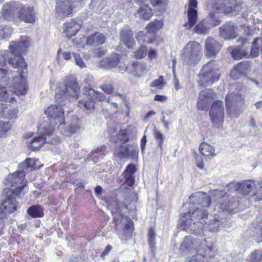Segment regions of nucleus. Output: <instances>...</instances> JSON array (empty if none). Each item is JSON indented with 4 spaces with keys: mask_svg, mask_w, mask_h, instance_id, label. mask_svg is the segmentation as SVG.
I'll list each match as a JSON object with an SVG mask.
<instances>
[{
    "mask_svg": "<svg viewBox=\"0 0 262 262\" xmlns=\"http://www.w3.org/2000/svg\"><path fill=\"white\" fill-rule=\"evenodd\" d=\"M206 208L198 207L184 213L180 220L182 225L184 226L183 229L196 235H203V228L206 223L204 220L208 214Z\"/></svg>",
    "mask_w": 262,
    "mask_h": 262,
    "instance_id": "nucleus-1",
    "label": "nucleus"
},
{
    "mask_svg": "<svg viewBox=\"0 0 262 262\" xmlns=\"http://www.w3.org/2000/svg\"><path fill=\"white\" fill-rule=\"evenodd\" d=\"M29 44L30 42L27 37L21 36L19 41L17 42H11L9 46L11 54H13L14 57L9 56L8 62L14 68H20L21 71H17L19 72L18 76H23L21 73L24 72L23 69H26L27 64L20 55L26 51ZM22 77L24 79L23 77Z\"/></svg>",
    "mask_w": 262,
    "mask_h": 262,
    "instance_id": "nucleus-2",
    "label": "nucleus"
},
{
    "mask_svg": "<svg viewBox=\"0 0 262 262\" xmlns=\"http://www.w3.org/2000/svg\"><path fill=\"white\" fill-rule=\"evenodd\" d=\"M221 75L219 66L214 60H211L205 64L198 76L200 86L207 87L219 80Z\"/></svg>",
    "mask_w": 262,
    "mask_h": 262,
    "instance_id": "nucleus-3",
    "label": "nucleus"
},
{
    "mask_svg": "<svg viewBox=\"0 0 262 262\" xmlns=\"http://www.w3.org/2000/svg\"><path fill=\"white\" fill-rule=\"evenodd\" d=\"M233 187L234 190L243 196L253 198L254 202L262 201V181H242L234 184Z\"/></svg>",
    "mask_w": 262,
    "mask_h": 262,
    "instance_id": "nucleus-4",
    "label": "nucleus"
},
{
    "mask_svg": "<svg viewBox=\"0 0 262 262\" xmlns=\"http://www.w3.org/2000/svg\"><path fill=\"white\" fill-rule=\"evenodd\" d=\"M64 84H58L56 88L55 99L61 102V100L66 103L67 100L78 98L80 93L78 83L74 79L66 77Z\"/></svg>",
    "mask_w": 262,
    "mask_h": 262,
    "instance_id": "nucleus-5",
    "label": "nucleus"
},
{
    "mask_svg": "<svg viewBox=\"0 0 262 262\" xmlns=\"http://www.w3.org/2000/svg\"><path fill=\"white\" fill-rule=\"evenodd\" d=\"M22 186L16 187L11 190L8 187L5 188L2 194L5 196V200L0 206V218H3L7 214L13 213L17 208V203L15 196L20 195Z\"/></svg>",
    "mask_w": 262,
    "mask_h": 262,
    "instance_id": "nucleus-6",
    "label": "nucleus"
},
{
    "mask_svg": "<svg viewBox=\"0 0 262 262\" xmlns=\"http://www.w3.org/2000/svg\"><path fill=\"white\" fill-rule=\"evenodd\" d=\"M18 17L20 19L27 23H32L35 21V15L33 8L31 7H20L15 2L7 4L4 8V14H8L10 18L13 16L14 13L19 9Z\"/></svg>",
    "mask_w": 262,
    "mask_h": 262,
    "instance_id": "nucleus-7",
    "label": "nucleus"
},
{
    "mask_svg": "<svg viewBox=\"0 0 262 262\" xmlns=\"http://www.w3.org/2000/svg\"><path fill=\"white\" fill-rule=\"evenodd\" d=\"M202 52L201 45L197 41H189L182 50L181 58L186 64H196L200 61Z\"/></svg>",
    "mask_w": 262,
    "mask_h": 262,
    "instance_id": "nucleus-8",
    "label": "nucleus"
},
{
    "mask_svg": "<svg viewBox=\"0 0 262 262\" xmlns=\"http://www.w3.org/2000/svg\"><path fill=\"white\" fill-rule=\"evenodd\" d=\"M82 93L84 98L78 101V106L90 112L93 111L95 108V100L100 101L105 99V96L102 93L95 91L89 86H84Z\"/></svg>",
    "mask_w": 262,
    "mask_h": 262,
    "instance_id": "nucleus-9",
    "label": "nucleus"
},
{
    "mask_svg": "<svg viewBox=\"0 0 262 262\" xmlns=\"http://www.w3.org/2000/svg\"><path fill=\"white\" fill-rule=\"evenodd\" d=\"M56 100V104H52L49 106L45 111L50 123L53 126H57L58 128L60 125L64 124V109L62 108L66 103L61 100V102Z\"/></svg>",
    "mask_w": 262,
    "mask_h": 262,
    "instance_id": "nucleus-10",
    "label": "nucleus"
},
{
    "mask_svg": "<svg viewBox=\"0 0 262 262\" xmlns=\"http://www.w3.org/2000/svg\"><path fill=\"white\" fill-rule=\"evenodd\" d=\"M13 87L14 90L9 91L3 86L0 85V100L2 101H10L12 99L11 94L15 93L17 95L26 94V80L21 76H15L13 79Z\"/></svg>",
    "mask_w": 262,
    "mask_h": 262,
    "instance_id": "nucleus-11",
    "label": "nucleus"
},
{
    "mask_svg": "<svg viewBox=\"0 0 262 262\" xmlns=\"http://www.w3.org/2000/svg\"><path fill=\"white\" fill-rule=\"evenodd\" d=\"M208 9L214 8L218 12L230 14L231 15H237L242 10L240 2L236 0H224V4L219 2H215L214 5H207Z\"/></svg>",
    "mask_w": 262,
    "mask_h": 262,
    "instance_id": "nucleus-12",
    "label": "nucleus"
},
{
    "mask_svg": "<svg viewBox=\"0 0 262 262\" xmlns=\"http://www.w3.org/2000/svg\"><path fill=\"white\" fill-rule=\"evenodd\" d=\"M209 116L215 126L219 128L222 126L224 118V107L223 101L217 100L212 103Z\"/></svg>",
    "mask_w": 262,
    "mask_h": 262,
    "instance_id": "nucleus-13",
    "label": "nucleus"
},
{
    "mask_svg": "<svg viewBox=\"0 0 262 262\" xmlns=\"http://www.w3.org/2000/svg\"><path fill=\"white\" fill-rule=\"evenodd\" d=\"M215 97L216 94L212 89H206L202 91L197 102L198 108L202 111L207 110L210 103Z\"/></svg>",
    "mask_w": 262,
    "mask_h": 262,
    "instance_id": "nucleus-14",
    "label": "nucleus"
},
{
    "mask_svg": "<svg viewBox=\"0 0 262 262\" xmlns=\"http://www.w3.org/2000/svg\"><path fill=\"white\" fill-rule=\"evenodd\" d=\"M25 172L22 170L17 171L14 173L9 174L6 178V185L13 186H22L21 188L20 194H24V189L26 184L25 180Z\"/></svg>",
    "mask_w": 262,
    "mask_h": 262,
    "instance_id": "nucleus-15",
    "label": "nucleus"
},
{
    "mask_svg": "<svg viewBox=\"0 0 262 262\" xmlns=\"http://www.w3.org/2000/svg\"><path fill=\"white\" fill-rule=\"evenodd\" d=\"M103 200L112 213H118L120 215L123 210L127 208V205L125 203L119 202L116 197L104 196Z\"/></svg>",
    "mask_w": 262,
    "mask_h": 262,
    "instance_id": "nucleus-16",
    "label": "nucleus"
},
{
    "mask_svg": "<svg viewBox=\"0 0 262 262\" xmlns=\"http://www.w3.org/2000/svg\"><path fill=\"white\" fill-rule=\"evenodd\" d=\"M190 203L193 205H198L202 208H208L210 203V197L205 193L196 192L189 197Z\"/></svg>",
    "mask_w": 262,
    "mask_h": 262,
    "instance_id": "nucleus-17",
    "label": "nucleus"
},
{
    "mask_svg": "<svg viewBox=\"0 0 262 262\" xmlns=\"http://www.w3.org/2000/svg\"><path fill=\"white\" fill-rule=\"evenodd\" d=\"M80 20L76 19H71L63 24L64 33L69 38L75 35L81 28Z\"/></svg>",
    "mask_w": 262,
    "mask_h": 262,
    "instance_id": "nucleus-18",
    "label": "nucleus"
},
{
    "mask_svg": "<svg viewBox=\"0 0 262 262\" xmlns=\"http://www.w3.org/2000/svg\"><path fill=\"white\" fill-rule=\"evenodd\" d=\"M221 45L214 38L209 37L205 41L206 55L209 57L215 56L221 48Z\"/></svg>",
    "mask_w": 262,
    "mask_h": 262,
    "instance_id": "nucleus-19",
    "label": "nucleus"
},
{
    "mask_svg": "<svg viewBox=\"0 0 262 262\" xmlns=\"http://www.w3.org/2000/svg\"><path fill=\"white\" fill-rule=\"evenodd\" d=\"M237 29L233 23L229 22L220 28V35L225 39L234 38L237 36Z\"/></svg>",
    "mask_w": 262,
    "mask_h": 262,
    "instance_id": "nucleus-20",
    "label": "nucleus"
},
{
    "mask_svg": "<svg viewBox=\"0 0 262 262\" xmlns=\"http://www.w3.org/2000/svg\"><path fill=\"white\" fill-rule=\"evenodd\" d=\"M120 40L128 48L133 47L135 44L133 32L129 27H125L121 30Z\"/></svg>",
    "mask_w": 262,
    "mask_h": 262,
    "instance_id": "nucleus-21",
    "label": "nucleus"
},
{
    "mask_svg": "<svg viewBox=\"0 0 262 262\" xmlns=\"http://www.w3.org/2000/svg\"><path fill=\"white\" fill-rule=\"evenodd\" d=\"M121 55L117 53L112 54L107 58H104L99 62L98 67L104 69H111L116 67L119 63Z\"/></svg>",
    "mask_w": 262,
    "mask_h": 262,
    "instance_id": "nucleus-22",
    "label": "nucleus"
},
{
    "mask_svg": "<svg viewBox=\"0 0 262 262\" xmlns=\"http://www.w3.org/2000/svg\"><path fill=\"white\" fill-rule=\"evenodd\" d=\"M198 242L196 238L190 236H186L183 243L181 244L180 250L183 252H191L198 251L197 245ZM199 249H198L199 250Z\"/></svg>",
    "mask_w": 262,
    "mask_h": 262,
    "instance_id": "nucleus-23",
    "label": "nucleus"
},
{
    "mask_svg": "<svg viewBox=\"0 0 262 262\" xmlns=\"http://www.w3.org/2000/svg\"><path fill=\"white\" fill-rule=\"evenodd\" d=\"M248 67L249 65L247 62H240L231 71L230 77L234 79H239L242 76L245 75Z\"/></svg>",
    "mask_w": 262,
    "mask_h": 262,
    "instance_id": "nucleus-24",
    "label": "nucleus"
},
{
    "mask_svg": "<svg viewBox=\"0 0 262 262\" xmlns=\"http://www.w3.org/2000/svg\"><path fill=\"white\" fill-rule=\"evenodd\" d=\"M215 195L216 197H221L218 202L224 209L232 206L234 203L233 196L228 195L224 192L216 191Z\"/></svg>",
    "mask_w": 262,
    "mask_h": 262,
    "instance_id": "nucleus-25",
    "label": "nucleus"
},
{
    "mask_svg": "<svg viewBox=\"0 0 262 262\" xmlns=\"http://www.w3.org/2000/svg\"><path fill=\"white\" fill-rule=\"evenodd\" d=\"M105 40L106 37L102 33L96 32L88 37L86 45L99 46L103 44L105 42Z\"/></svg>",
    "mask_w": 262,
    "mask_h": 262,
    "instance_id": "nucleus-26",
    "label": "nucleus"
},
{
    "mask_svg": "<svg viewBox=\"0 0 262 262\" xmlns=\"http://www.w3.org/2000/svg\"><path fill=\"white\" fill-rule=\"evenodd\" d=\"M71 6L67 2H56V12L61 17L68 16L72 12Z\"/></svg>",
    "mask_w": 262,
    "mask_h": 262,
    "instance_id": "nucleus-27",
    "label": "nucleus"
},
{
    "mask_svg": "<svg viewBox=\"0 0 262 262\" xmlns=\"http://www.w3.org/2000/svg\"><path fill=\"white\" fill-rule=\"evenodd\" d=\"M136 171V167L133 164L128 165L123 172L122 175L125 179L124 183L129 186L134 184L133 174Z\"/></svg>",
    "mask_w": 262,
    "mask_h": 262,
    "instance_id": "nucleus-28",
    "label": "nucleus"
},
{
    "mask_svg": "<svg viewBox=\"0 0 262 262\" xmlns=\"http://www.w3.org/2000/svg\"><path fill=\"white\" fill-rule=\"evenodd\" d=\"M106 146H103L98 147L96 149L93 150L89 158V160H93L94 162L97 163L100 160L102 159L106 154Z\"/></svg>",
    "mask_w": 262,
    "mask_h": 262,
    "instance_id": "nucleus-29",
    "label": "nucleus"
},
{
    "mask_svg": "<svg viewBox=\"0 0 262 262\" xmlns=\"http://www.w3.org/2000/svg\"><path fill=\"white\" fill-rule=\"evenodd\" d=\"M17 112L15 109L0 103V117L8 119H12L16 118Z\"/></svg>",
    "mask_w": 262,
    "mask_h": 262,
    "instance_id": "nucleus-30",
    "label": "nucleus"
},
{
    "mask_svg": "<svg viewBox=\"0 0 262 262\" xmlns=\"http://www.w3.org/2000/svg\"><path fill=\"white\" fill-rule=\"evenodd\" d=\"M211 251L212 249L211 247H207L203 253L199 249L197 251L198 252V254L193 256L189 262H204V258H207L212 256V254L211 253Z\"/></svg>",
    "mask_w": 262,
    "mask_h": 262,
    "instance_id": "nucleus-31",
    "label": "nucleus"
},
{
    "mask_svg": "<svg viewBox=\"0 0 262 262\" xmlns=\"http://www.w3.org/2000/svg\"><path fill=\"white\" fill-rule=\"evenodd\" d=\"M262 46V39L260 38H256L253 41L250 53H248V57L254 58L259 55L260 47Z\"/></svg>",
    "mask_w": 262,
    "mask_h": 262,
    "instance_id": "nucleus-32",
    "label": "nucleus"
},
{
    "mask_svg": "<svg viewBox=\"0 0 262 262\" xmlns=\"http://www.w3.org/2000/svg\"><path fill=\"white\" fill-rule=\"evenodd\" d=\"M137 40L140 43H152L153 42L154 34L150 32H139L136 36Z\"/></svg>",
    "mask_w": 262,
    "mask_h": 262,
    "instance_id": "nucleus-33",
    "label": "nucleus"
},
{
    "mask_svg": "<svg viewBox=\"0 0 262 262\" xmlns=\"http://www.w3.org/2000/svg\"><path fill=\"white\" fill-rule=\"evenodd\" d=\"M212 25H209L207 19L202 20L195 27V32L200 34L207 33Z\"/></svg>",
    "mask_w": 262,
    "mask_h": 262,
    "instance_id": "nucleus-34",
    "label": "nucleus"
},
{
    "mask_svg": "<svg viewBox=\"0 0 262 262\" xmlns=\"http://www.w3.org/2000/svg\"><path fill=\"white\" fill-rule=\"evenodd\" d=\"M199 150L201 154L205 156L214 157L215 156L214 148L206 142H203L201 144Z\"/></svg>",
    "mask_w": 262,
    "mask_h": 262,
    "instance_id": "nucleus-35",
    "label": "nucleus"
},
{
    "mask_svg": "<svg viewBox=\"0 0 262 262\" xmlns=\"http://www.w3.org/2000/svg\"><path fill=\"white\" fill-rule=\"evenodd\" d=\"M27 213L33 218L40 217L44 214L42 207L39 205H33L29 207Z\"/></svg>",
    "mask_w": 262,
    "mask_h": 262,
    "instance_id": "nucleus-36",
    "label": "nucleus"
},
{
    "mask_svg": "<svg viewBox=\"0 0 262 262\" xmlns=\"http://www.w3.org/2000/svg\"><path fill=\"white\" fill-rule=\"evenodd\" d=\"M46 139L42 136L34 138L30 142V144L28 146L32 150H38L42 147Z\"/></svg>",
    "mask_w": 262,
    "mask_h": 262,
    "instance_id": "nucleus-37",
    "label": "nucleus"
},
{
    "mask_svg": "<svg viewBox=\"0 0 262 262\" xmlns=\"http://www.w3.org/2000/svg\"><path fill=\"white\" fill-rule=\"evenodd\" d=\"M57 127V126H53L50 123L48 124V123H42L38 127V130L43 136H51L55 128Z\"/></svg>",
    "mask_w": 262,
    "mask_h": 262,
    "instance_id": "nucleus-38",
    "label": "nucleus"
},
{
    "mask_svg": "<svg viewBox=\"0 0 262 262\" xmlns=\"http://www.w3.org/2000/svg\"><path fill=\"white\" fill-rule=\"evenodd\" d=\"M132 73L137 77L140 76L141 73L143 72L146 69V64L141 62H136L132 64Z\"/></svg>",
    "mask_w": 262,
    "mask_h": 262,
    "instance_id": "nucleus-39",
    "label": "nucleus"
},
{
    "mask_svg": "<svg viewBox=\"0 0 262 262\" xmlns=\"http://www.w3.org/2000/svg\"><path fill=\"white\" fill-rule=\"evenodd\" d=\"M122 130L121 127L114 122H110L108 127V132L110 137L113 139L116 138L120 132Z\"/></svg>",
    "mask_w": 262,
    "mask_h": 262,
    "instance_id": "nucleus-40",
    "label": "nucleus"
},
{
    "mask_svg": "<svg viewBox=\"0 0 262 262\" xmlns=\"http://www.w3.org/2000/svg\"><path fill=\"white\" fill-rule=\"evenodd\" d=\"M188 21L185 24L186 29H190L196 23L197 19L196 10H188Z\"/></svg>",
    "mask_w": 262,
    "mask_h": 262,
    "instance_id": "nucleus-41",
    "label": "nucleus"
},
{
    "mask_svg": "<svg viewBox=\"0 0 262 262\" xmlns=\"http://www.w3.org/2000/svg\"><path fill=\"white\" fill-rule=\"evenodd\" d=\"M155 237L156 233L152 228H150L148 233V242L152 257L155 256L156 250Z\"/></svg>",
    "mask_w": 262,
    "mask_h": 262,
    "instance_id": "nucleus-42",
    "label": "nucleus"
},
{
    "mask_svg": "<svg viewBox=\"0 0 262 262\" xmlns=\"http://www.w3.org/2000/svg\"><path fill=\"white\" fill-rule=\"evenodd\" d=\"M163 26V23L161 20H155L154 21L150 22L146 27V29L148 32H150L152 34L161 29Z\"/></svg>",
    "mask_w": 262,
    "mask_h": 262,
    "instance_id": "nucleus-43",
    "label": "nucleus"
},
{
    "mask_svg": "<svg viewBox=\"0 0 262 262\" xmlns=\"http://www.w3.org/2000/svg\"><path fill=\"white\" fill-rule=\"evenodd\" d=\"M232 57L236 60L243 58H248V51L246 50L234 49L231 52Z\"/></svg>",
    "mask_w": 262,
    "mask_h": 262,
    "instance_id": "nucleus-44",
    "label": "nucleus"
},
{
    "mask_svg": "<svg viewBox=\"0 0 262 262\" xmlns=\"http://www.w3.org/2000/svg\"><path fill=\"white\" fill-rule=\"evenodd\" d=\"M12 32V28L10 27L0 26V39L7 40L10 37Z\"/></svg>",
    "mask_w": 262,
    "mask_h": 262,
    "instance_id": "nucleus-45",
    "label": "nucleus"
},
{
    "mask_svg": "<svg viewBox=\"0 0 262 262\" xmlns=\"http://www.w3.org/2000/svg\"><path fill=\"white\" fill-rule=\"evenodd\" d=\"M126 145L128 158H136L139 152L138 145L135 143Z\"/></svg>",
    "mask_w": 262,
    "mask_h": 262,
    "instance_id": "nucleus-46",
    "label": "nucleus"
},
{
    "mask_svg": "<svg viewBox=\"0 0 262 262\" xmlns=\"http://www.w3.org/2000/svg\"><path fill=\"white\" fill-rule=\"evenodd\" d=\"M81 127V123L77 118L73 119L68 125L69 133L73 134L76 133Z\"/></svg>",
    "mask_w": 262,
    "mask_h": 262,
    "instance_id": "nucleus-47",
    "label": "nucleus"
},
{
    "mask_svg": "<svg viewBox=\"0 0 262 262\" xmlns=\"http://www.w3.org/2000/svg\"><path fill=\"white\" fill-rule=\"evenodd\" d=\"M139 12L145 19H149L152 15L151 10L148 5L140 7Z\"/></svg>",
    "mask_w": 262,
    "mask_h": 262,
    "instance_id": "nucleus-48",
    "label": "nucleus"
},
{
    "mask_svg": "<svg viewBox=\"0 0 262 262\" xmlns=\"http://www.w3.org/2000/svg\"><path fill=\"white\" fill-rule=\"evenodd\" d=\"M154 135L155 138L158 142V146H159L161 150H162L163 148V142L164 139L163 135L156 129H154Z\"/></svg>",
    "mask_w": 262,
    "mask_h": 262,
    "instance_id": "nucleus-49",
    "label": "nucleus"
},
{
    "mask_svg": "<svg viewBox=\"0 0 262 262\" xmlns=\"http://www.w3.org/2000/svg\"><path fill=\"white\" fill-rule=\"evenodd\" d=\"M135 2L140 6H145L151 3L154 6H160L162 2L161 0H134Z\"/></svg>",
    "mask_w": 262,
    "mask_h": 262,
    "instance_id": "nucleus-50",
    "label": "nucleus"
},
{
    "mask_svg": "<svg viewBox=\"0 0 262 262\" xmlns=\"http://www.w3.org/2000/svg\"><path fill=\"white\" fill-rule=\"evenodd\" d=\"M127 132L125 130H122L115 139L114 141L115 142H120L121 143H124L128 141Z\"/></svg>",
    "mask_w": 262,
    "mask_h": 262,
    "instance_id": "nucleus-51",
    "label": "nucleus"
},
{
    "mask_svg": "<svg viewBox=\"0 0 262 262\" xmlns=\"http://www.w3.org/2000/svg\"><path fill=\"white\" fill-rule=\"evenodd\" d=\"M209 25H212V27L219 25L221 21L217 16H216L215 14L211 12L209 13V17L207 18Z\"/></svg>",
    "mask_w": 262,
    "mask_h": 262,
    "instance_id": "nucleus-52",
    "label": "nucleus"
},
{
    "mask_svg": "<svg viewBox=\"0 0 262 262\" xmlns=\"http://www.w3.org/2000/svg\"><path fill=\"white\" fill-rule=\"evenodd\" d=\"M135 57L137 59H141L145 57L147 54L146 47L144 46H141V47L137 50L135 53Z\"/></svg>",
    "mask_w": 262,
    "mask_h": 262,
    "instance_id": "nucleus-53",
    "label": "nucleus"
},
{
    "mask_svg": "<svg viewBox=\"0 0 262 262\" xmlns=\"http://www.w3.org/2000/svg\"><path fill=\"white\" fill-rule=\"evenodd\" d=\"M250 260L252 262H258L262 260V251L255 250L251 254Z\"/></svg>",
    "mask_w": 262,
    "mask_h": 262,
    "instance_id": "nucleus-54",
    "label": "nucleus"
},
{
    "mask_svg": "<svg viewBox=\"0 0 262 262\" xmlns=\"http://www.w3.org/2000/svg\"><path fill=\"white\" fill-rule=\"evenodd\" d=\"M34 164V161L32 159L28 158L21 164V167L23 169L31 170Z\"/></svg>",
    "mask_w": 262,
    "mask_h": 262,
    "instance_id": "nucleus-55",
    "label": "nucleus"
},
{
    "mask_svg": "<svg viewBox=\"0 0 262 262\" xmlns=\"http://www.w3.org/2000/svg\"><path fill=\"white\" fill-rule=\"evenodd\" d=\"M11 128V124L8 122L0 121V136L5 135Z\"/></svg>",
    "mask_w": 262,
    "mask_h": 262,
    "instance_id": "nucleus-56",
    "label": "nucleus"
},
{
    "mask_svg": "<svg viewBox=\"0 0 262 262\" xmlns=\"http://www.w3.org/2000/svg\"><path fill=\"white\" fill-rule=\"evenodd\" d=\"M101 89L106 94H112L114 91V88L112 83H105L100 86Z\"/></svg>",
    "mask_w": 262,
    "mask_h": 262,
    "instance_id": "nucleus-57",
    "label": "nucleus"
},
{
    "mask_svg": "<svg viewBox=\"0 0 262 262\" xmlns=\"http://www.w3.org/2000/svg\"><path fill=\"white\" fill-rule=\"evenodd\" d=\"M255 233L256 236L260 238L259 242H262V220L257 223L255 227Z\"/></svg>",
    "mask_w": 262,
    "mask_h": 262,
    "instance_id": "nucleus-58",
    "label": "nucleus"
},
{
    "mask_svg": "<svg viewBox=\"0 0 262 262\" xmlns=\"http://www.w3.org/2000/svg\"><path fill=\"white\" fill-rule=\"evenodd\" d=\"M165 83L163 82V76H160L159 78L153 81L151 83V87H157L161 89Z\"/></svg>",
    "mask_w": 262,
    "mask_h": 262,
    "instance_id": "nucleus-59",
    "label": "nucleus"
},
{
    "mask_svg": "<svg viewBox=\"0 0 262 262\" xmlns=\"http://www.w3.org/2000/svg\"><path fill=\"white\" fill-rule=\"evenodd\" d=\"M117 154L121 158H128L127 151V145L121 146L118 150H116Z\"/></svg>",
    "mask_w": 262,
    "mask_h": 262,
    "instance_id": "nucleus-60",
    "label": "nucleus"
},
{
    "mask_svg": "<svg viewBox=\"0 0 262 262\" xmlns=\"http://www.w3.org/2000/svg\"><path fill=\"white\" fill-rule=\"evenodd\" d=\"M9 54V52L6 50L0 51V66H3L5 63Z\"/></svg>",
    "mask_w": 262,
    "mask_h": 262,
    "instance_id": "nucleus-61",
    "label": "nucleus"
},
{
    "mask_svg": "<svg viewBox=\"0 0 262 262\" xmlns=\"http://www.w3.org/2000/svg\"><path fill=\"white\" fill-rule=\"evenodd\" d=\"M73 57L74 58L76 63L81 68L85 67V63L81 58L80 56L77 54L73 53Z\"/></svg>",
    "mask_w": 262,
    "mask_h": 262,
    "instance_id": "nucleus-62",
    "label": "nucleus"
},
{
    "mask_svg": "<svg viewBox=\"0 0 262 262\" xmlns=\"http://www.w3.org/2000/svg\"><path fill=\"white\" fill-rule=\"evenodd\" d=\"M125 229L127 231V233L130 236V233L134 229L133 222L130 219H128L127 223L125 225Z\"/></svg>",
    "mask_w": 262,
    "mask_h": 262,
    "instance_id": "nucleus-63",
    "label": "nucleus"
},
{
    "mask_svg": "<svg viewBox=\"0 0 262 262\" xmlns=\"http://www.w3.org/2000/svg\"><path fill=\"white\" fill-rule=\"evenodd\" d=\"M7 71L4 69L0 68V83L4 82L6 83L7 78L6 74Z\"/></svg>",
    "mask_w": 262,
    "mask_h": 262,
    "instance_id": "nucleus-64",
    "label": "nucleus"
}]
</instances>
